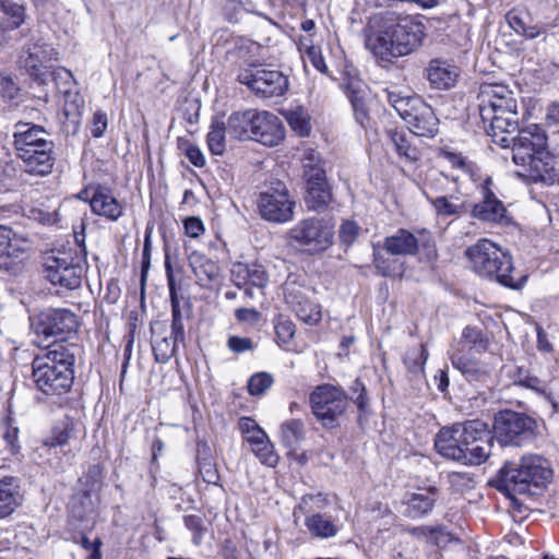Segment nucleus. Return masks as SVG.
<instances>
[{"instance_id": "obj_60", "label": "nucleus", "mask_w": 559, "mask_h": 559, "mask_svg": "<svg viewBox=\"0 0 559 559\" xmlns=\"http://www.w3.org/2000/svg\"><path fill=\"white\" fill-rule=\"evenodd\" d=\"M3 440L5 441L7 449L11 454H17L21 445L19 442V428L9 426L3 433Z\"/></svg>"}, {"instance_id": "obj_39", "label": "nucleus", "mask_w": 559, "mask_h": 559, "mask_svg": "<svg viewBox=\"0 0 559 559\" xmlns=\"http://www.w3.org/2000/svg\"><path fill=\"white\" fill-rule=\"evenodd\" d=\"M227 131V122L218 119H213L207 133L206 141L209 150L214 155H222L225 152V139Z\"/></svg>"}, {"instance_id": "obj_13", "label": "nucleus", "mask_w": 559, "mask_h": 559, "mask_svg": "<svg viewBox=\"0 0 559 559\" xmlns=\"http://www.w3.org/2000/svg\"><path fill=\"white\" fill-rule=\"evenodd\" d=\"M258 209L262 218L273 223H286L293 219L295 201L282 181L272 183L260 193Z\"/></svg>"}, {"instance_id": "obj_41", "label": "nucleus", "mask_w": 559, "mask_h": 559, "mask_svg": "<svg viewBox=\"0 0 559 559\" xmlns=\"http://www.w3.org/2000/svg\"><path fill=\"white\" fill-rule=\"evenodd\" d=\"M491 440L492 437L489 433L488 437H483L481 440H478L473 449L468 450V447L464 448L463 451L466 459H462L461 463L469 465H479L484 463L490 454L492 447Z\"/></svg>"}, {"instance_id": "obj_14", "label": "nucleus", "mask_w": 559, "mask_h": 559, "mask_svg": "<svg viewBox=\"0 0 559 559\" xmlns=\"http://www.w3.org/2000/svg\"><path fill=\"white\" fill-rule=\"evenodd\" d=\"M57 59L56 50L47 43L37 40L27 44L19 58V64L38 83L47 80V63Z\"/></svg>"}, {"instance_id": "obj_53", "label": "nucleus", "mask_w": 559, "mask_h": 559, "mask_svg": "<svg viewBox=\"0 0 559 559\" xmlns=\"http://www.w3.org/2000/svg\"><path fill=\"white\" fill-rule=\"evenodd\" d=\"M274 383L271 373L262 371L252 374L248 381V392L250 395L259 396L264 394Z\"/></svg>"}, {"instance_id": "obj_1", "label": "nucleus", "mask_w": 559, "mask_h": 559, "mask_svg": "<svg viewBox=\"0 0 559 559\" xmlns=\"http://www.w3.org/2000/svg\"><path fill=\"white\" fill-rule=\"evenodd\" d=\"M421 15L374 19L366 35V48L382 67L418 50L426 37Z\"/></svg>"}, {"instance_id": "obj_26", "label": "nucleus", "mask_w": 559, "mask_h": 559, "mask_svg": "<svg viewBox=\"0 0 559 559\" xmlns=\"http://www.w3.org/2000/svg\"><path fill=\"white\" fill-rule=\"evenodd\" d=\"M426 75L432 88L449 90L454 86L459 70L447 61L433 59L426 69Z\"/></svg>"}, {"instance_id": "obj_2", "label": "nucleus", "mask_w": 559, "mask_h": 559, "mask_svg": "<svg viewBox=\"0 0 559 559\" xmlns=\"http://www.w3.org/2000/svg\"><path fill=\"white\" fill-rule=\"evenodd\" d=\"M477 100L487 135L493 143L509 148L510 134L519 131L518 102L513 92L503 84H483Z\"/></svg>"}, {"instance_id": "obj_27", "label": "nucleus", "mask_w": 559, "mask_h": 559, "mask_svg": "<svg viewBox=\"0 0 559 559\" xmlns=\"http://www.w3.org/2000/svg\"><path fill=\"white\" fill-rule=\"evenodd\" d=\"M457 435L455 424L452 427L442 428L436 436L435 447L443 457L461 462L462 459H466V455Z\"/></svg>"}, {"instance_id": "obj_29", "label": "nucleus", "mask_w": 559, "mask_h": 559, "mask_svg": "<svg viewBox=\"0 0 559 559\" xmlns=\"http://www.w3.org/2000/svg\"><path fill=\"white\" fill-rule=\"evenodd\" d=\"M419 239L409 230L400 228L395 234L384 238L383 248L392 255H415Z\"/></svg>"}, {"instance_id": "obj_36", "label": "nucleus", "mask_w": 559, "mask_h": 559, "mask_svg": "<svg viewBox=\"0 0 559 559\" xmlns=\"http://www.w3.org/2000/svg\"><path fill=\"white\" fill-rule=\"evenodd\" d=\"M305 439L304 423L300 419L286 420L281 426V440L289 452L297 450L300 442Z\"/></svg>"}, {"instance_id": "obj_4", "label": "nucleus", "mask_w": 559, "mask_h": 559, "mask_svg": "<svg viewBox=\"0 0 559 559\" xmlns=\"http://www.w3.org/2000/svg\"><path fill=\"white\" fill-rule=\"evenodd\" d=\"M551 477L552 471L545 459L539 455H527L518 463L506 462L490 484L510 498L514 508H519L515 495H535L533 488H543Z\"/></svg>"}, {"instance_id": "obj_32", "label": "nucleus", "mask_w": 559, "mask_h": 559, "mask_svg": "<svg viewBox=\"0 0 559 559\" xmlns=\"http://www.w3.org/2000/svg\"><path fill=\"white\" fill-rule=\"evenodd\" d=\"M257 115V109L233 112L227 119L228 134L237 140H251Z\"/></svg>"}, {"instance_id": "obj_54", "label": "nucleus", "mask_w": 559, "mask_h": 559, "mask_svg": "<svg viewBox=\"0 0 559 559\" xmlns=\"http://www.w3.org/2000/svg\"><path fill=\"white\" fill-rule=\"evenodd\" d=\"M278 343L288 344L295 335V324L286 317L280 316L274 324Z\"/></svg>"}, {"instance_id": "obj_30", "label": "nucleus", "mask_w": 559, "mask_h": 559, "mask_svg": "<svg viewBox=\"0 0 559 559\" xmlns=\"http://www.w3.org/2000/svg\"><path fill=\"white\" fill-rule=\"evenodd\" d=\"M433 211L439 217H461L469 213L471 203L459 195H439L436 198L427 197Z\"/></svg>"}, {"instance_id": "obj_24", "label": "nucleus", "mask_w": 559, "mask_h": 559, "mask_svg": "<svg viewBox=\"0 0 559 559\" xmlns=\"http://www.w3.org/2000/svg\"><path fill=\"white\" fill-rule=\"evenodd\" d=\"M405 118L409 131L418 136L433 138L438 133L439 119L430 105L423 102L419 107Z\"/></svg>"}, {"instance_id": "obj_47", "label": "nucleus", "mask_w": 559, "mask_h": 559, "mask_svg": "<svg viewBox=\"0 0 559 559\" xmlns=\"http://www.w3.org/2000/svg\"><path fill=\"white\" fill-rule=\"evenodd\" d=\"M238 428L251 447L258 444L260 440L267 436L257 421L250 417H241L238 420Z\"/></svg>"}, {"instance_id": "obj_49", "label": "nucleus", "mask_w": 559, "mask_h": 559, "mask_svg": "<svg viewBox=\"0 0 559 559\" xmlns=\"http://www.w3.org/2000/svg\"><path fill=\"white\" fill-rule=\"evenodd\" d=\"M462 342L476 353H483L487 349V340L481 330L474 326H466L462 332Z\"/></svg>"}, {"instance_id": "obj_8", "label": "nucleus", "mask_w": 559, "mask_h": 559, "mask_svg": "<svg viewBox=\"0 0 559 559\" xmlns=\"http://www.w3.org/2000/svg\"><path fill=\"white\" fill-rule=\"evenodd\" d=\"M537 420L521 412L499 411L493 417V432L501 445L522 447L539 435Z\"/></svg>"}, {"instance_id": "obj_59", "label": "nucleus", "mask_w": 559, "mask_h": 559, "mask_svg": "<svg viewBox=\"0 0 559 559\" xmlns=\"http://www.w3.org/2000/svg\"><path fill=\"white\" fill-rule=\"evenodd\" d=\"M526 17H528L527 13L519 12L516 10L508 12L506 16L508 24L518 35H521L522 31L524 29L526 25Z\"/></svg>"}, {"instance_id": "obj_5", "label": "nucleus", "mask_w": 559, "mask_h": 559, "mask_svg": "<svg viewBox=\"0 0 559 559\" xmlns=\"http://www.w3.org/2000/svg\"><path fill=\"white\" fill-rule=\"evenodd\" d=\"M465 255L471 261L473 271L481 277L496 280L511 289H520L526 283L525 275L514 276L512 257L509 252L488 239H480L468 247Z\"/></svg>"}, {"instance_id": "obj_61", "label": "nucleus", "mask_w": 559, "mask_h": 559, "mask_svg": "<svg viewBox=\"0 0 559 559\" xmlns=\"http://www.w3.org/2000/svg\"><path fill=\"white\" fill-rule=\"evenodd\" d=\"M186 234L191 238H198L204 233L203 222L197 216H190L183 221Z\"/></svg>"}, {"instance_id": "obj_21", "label": "nucleus", "mask_w": 559, "mask_h": 559, "mask_svg": "<svg viewBox=\"0 0 559 559\" xmlns=\"http://www.w3.org/2000/svg\"><path fill=\"white\" fill-rule=\"evenodd\" d=\"M452 366L473 384H486L490 380L491 370L489 366L474 357L464 355L460 349L454 350L451 356Z\"/></svg>"}, {"instance_id": "obj_57", "label": "nucleus", "mask_w": 559, "mask_h": 559, "mask_svg": "<svg viewBox=\"0 0 559 559\" xmlns=\"http://www.w3.org/2000/svg\"><path fill=\"white\" fill-rule=\"evenodd\" d=\"M179 147L185 151L187 158L193 166L201 168L205 165L204 155L197 145L189 141L179 140Z\"/></svg>"}, {"instance_id": "obj_23", "label": "nucleus", "mask_w": 559, "mask_h": 559, "mask_svg": "<svg viewBox=\"0 0 559 559\" xmlns=\"http://www.w3.org/2000/svg\"><path fill=\"white\" fill-rule=\"evenodd\" d=\"M96 504L90 491L75 493L69 503V522L75 528H84L94 524Z\"/></svg>"}, {"instance_id": "obj_43", "label": "nucleus", "mask_w": 559, "mask_h": 559, "mask_svg": "<svg viewBox=\"0 0 559 559\" xmlns=\"http://www.w3.org/2000/svg\"><path fill=\"white\" fill-rule=\"evenodd\" d=\"M428 359V352L421 344L419 346L409 348L404 356V364L407 370L414 376H423L424 367Z\"/></svg>"}, {"instance_id": "obj_31", "label": "nucleus", "mask_w": 559, "mask_h": 559, "mask_svg": "<svg viewBox=\"0 0 559 559\" xmlns=\"http://www.w3.org/2000/svg\"><path fill=\"white\" fill-rule=\"evenodd\" d=\"M23 496L16 477L0 479V519L11 515L22 503Z\"/></svg>"}, {"instance_id": "obj_46", "label": "nucleus", "mask_w": 559, "mask_h": 559, "mask_svg": "<svg viewBox=\"0 0 559 559\" xmlns=\"http://www.w3.org/2000/svg\"><path fill=\"white\" fill-rule=\"evenodd\" d=\"M165 272L167 278V286L169 289V297L171 304V320H182V310L180 306V299L177 293V286L175 282L174 271L169 255L166 253L165 257Z\"/></svg>"}, {"instance_id": "obj_10", "label": "nucleus", "mask_w": 559, "mask_h": 559, "mask_svg": "<svg viewBox=\"0 0 559 559\" xmlns=\"http://www.w3.org/2000/svg\"><path fill=\"white\" fill-rule=\"evenodd\" d=\"M31 330L44 341L66 340L79 326L78 316L66 308H45L29 317Z\"/></svg>"}, {"instance_id": "obj_19", "label": "nucleus", "mask_w": 559, "mask_h": 559, "mask_svg": "<svg viewBox=\"0 0 559 559\" xmlns=\"http://www.w3.org/2000/svg\"><path fill=\"white\" fill-rule=\"evenodd\" d=\"M53 142H43L40 147H31L17 152L23 162L24 170L29 175L45 176L51 173L53 166Z\"/></svg>"}, {"instance_id": "obj_12", "label": "nucleus", "mask_w": 559, "mask_h": 559, "mask_svg": "<svg viewBox=\"0 0 559 559\" xmlns=\"http://www.w3.org/2000/svg\"><path fill=\"white\" fill-rule=\"evenodd\" d=\"M237 80L247 85L255 95L264 98L282 96L288 88V79L281 71L266 70L255 66L240 69Z\"/></svg>"}, {"instance_id": "obj_51", "label": "nucleus", "mask_w": 559, "mask_h": 559, "mask_svg": "<svg viewBox=\"0 0 559 559\" xmlns=\"http://www.w3.org/2000/svg\"><path fill=\"white\" fill-rule=\"evenodd\" d=\"M326 506L328 499L322 492L308 493L302 496L298 504V510L308 516L313 513H319L318 511L323 510Z\"/></svg>"}, {"instance_id": "obj_63", "label": "nucleus", "mask_w": 559, "mask_h": 559, "mask_svg": "<svg viewBox=\"0 0 559 559\" xmlns=\"http://www.w3.org/2000/svg\"><path fill=\"white\" fill-rule=\"evenodd\" d=\"M21 241L17 238H13L9 241L7 250H4L2 261L12 259H20L25 253V248L21 246Z\"/></svg>"}, {"instance_id": "obj_34", "label": "nucleus", "mask_w": 559, "mask_h": 559, "mask_svg": "<svg viewBox=\"0 0 559 559\" xmlns=\"http://www.w3.org/2000/svg\"><path fill=\"white\" fill-rule=\"evenodd\" d=\"M436 488H430L427 493H413L407 501L405 514L411 519H419L427 515L435 507L432 497Z\"/></svg>"}, {"instance_id": "obj_58", "label": "nucleus", "mask_w": 559, "mask_h": 559, "mask_svg": "<svg viewBox=\"0 0 559 559\" xmlns=\"http://www.w3.org/2000/svg\"><path fill=\"white\" fill-rule=\"evenodd\" d=\"M227 347L236 354H241L245 352L253 350L254 343L249 337H240V336L233 335V336H229V338L227 341Z\"/></svg>"}, {"instance_id": "obj_44", "label": "nucleus", "mask_w": 559, "mask_h": 559, "mask_svg": "<svg viewBox=\"0 0 559 559\" xmlns=\"http://www.w3.org/2000/svg\"><path fill=\"white\" fill-rule=\"evenodd\" d=\"M388 133L399 156L406 158L408 162L417 159V150L409 143L405 131L390 130Z\"/></svg>"}, {"instance_id": "obj_22", "label": "nucleus", "mask_w": 559, "mask_h": 559, "mask_svg": "<svg viewBox=\"0 0 559 559\" xmlns=\"http://www.w3.org/2000/svg\"><path fill=\"white\" fill-rule=\"evenodd\" d=\"M230 276L233 283L239 288H243L249 285L263 288L269 283L267 272L259 262H235L230 269Z\"/></svg>"}, {"instance_id": "obj_25", "label": "nucleus", "mask_w": 559, "mask_h": 559, "mask_svg": "<svg viewBox=\"0 0 559 559\" xmlns=\"http://www.w3.org/2000/svg\"><path fill=\"white\" fill-rule=\"evenodd\" d=\"M48 136L49 133L40 126L22 121L14 124L13 143L17 152L22 148L40 147L43 142H52Z\"/></svg>"}, {"instance_id": "obj_18", "label": "nucleus", "mask_w": 559, "mask_h": 559, "mask_svg": "<svg viewBox=\"0 0 559 559\" xmlns=\"http://www.w3.org/2000/svg\"><path fill=\"white\" fill-rule=\"evenodd\" d=\"M285 138L282 121L272 112L258 110L251 140L266 146H276Z\"/></svg>"}, {"instance_id": "obj_9", "label": "nucleus", "mask_w": 559, "mask_h": 559, "mask_svg": "<svg viewBox=\"0 0 559 559\" xmlns=\"http://www.w3.org/2000/svg\"><path fill=\"white\" fill-rule=\"evenodd\" d=\"M311 412L322 427L333 429L349 405L345 391L332 384H320L309 395Z\"/></svg>"}, {"instance_id": "obj_17", "label": "nucleus", "mask_w": 559, "mask_h": 559, "mask_svg": "<svg viewBox=\"0 0 559 559\" xmlns=\"http://www.w3.org/2000/svg\"><path fill=\"white\" fill-rule=\"evenodd\" d=\"M90 206L93 214L110 222L123 216L124 206L115 195L110 187L96 185L92 188Z\"/></svg>"}, {"instance_id": "obj_6", "label": "nucleus", "mask_w": 559, "mask_h": 559, "mask_svg": "<svg viewBox=\"0 0 559 559\" xmlns=\"http://www.w3.org/2000/svg\"><path fill=\"white\" fill-rule=\"evenodd\" d=\"M531 130L520 131L518 135L510 134L512 139L509 147H512V160L522 169L519 175L534 181L546 179L549 170V153L546 150L547 136L539 132L535 126Z\"/></svg>"}, {"instance_id": "obj_62", "label": "nucleus", "mask_w": 559, "mask_h": 559, "mask_svg": "<svg viewBox=\"0 0 559 559\" xmlns=\"http://www.w3.org/2000/svg\"><path fill=\"white\" fill-rule=\"evenodd\" d=\"M108 126L107 115L103 111H96L93 116L91 133L94 138L103 136Z\"/></svg>"}, {"instance_id": "obj_50", "label": "nucleus", "mask_w": 559, "mask_h": 559, "mask_svg": "<svg viewBox=\"0 0 559 559\" xmlns=\"http://www.w3.org/2000/svg\"><path fill=\"white\" fill-rule=\"evenodd\" d=\"M0 10L11 20V29L19 28L25 21V7L12 0H0Z\"/></svg>"}, {"instance_id": "obj_55", "label": "nucleus", "mask_w": 559, "mask_h": 559, "mask_svg": "<svg viewBox=\"0 0 559 559\" xmlns=\"http://www.w3.org/2000/svg\"><path fill=\"white\" fill-rule=\"evenodd\" d=\"M360 227L355 221L347 219L342 223L338 230V238L342 246L350 247L359 236Z\"/></svg>"}, {"instance_id": "obj_3", "label": "nucleus", "mask_w": 559, "mask_h": 559, "mask_svg": "<svg viewBox=\"0 0 559 559\" xmlns=\"http://www.w3.org/2000/svg\"><path fill=\"white\" fill-rule=\"evenodd\" d=\"M80 346L73 343L52 342L46 352L32 361V379L38 391L48 396L70 392L74 381V364Z\"/></svg>"}, {"instance_id": "obj_64", "label": "nucleus", "mask_w": 559, "mask_h": 559, "mask_svg": "<svg viewBox=\"0 0 559 559\" xmlns=\"http://www.w3.org/2000/svg\"><path fill=\"white\" fill-rule=\"evenodd\" d=\"M545 121L547 127L559 132V103L554 102L548 105Z\"/></svg>"}, {"instance_id": "obj_38", "label": "nucleus", "mask_w": 559, "mask_h": 559, "mask_svg": "<svg viewBox=\"0 0 559 559\" xmlns=\"http://www.w3.org/2000/svg\"><path fill=\"white\" fill-rule=\"evenodd\" d=\"M305 525L308 531L320 538H330L337 534V526L331 521L330 518H326L320 513H313L311 515L306 516Z\"/></svg>"}, {"instance_id": "obj_35", "label": "nucleus", "mask_w": 559, "mask_h": 559, "mask_svg": "<svg viewBox=\"0 0 559 559\" xmlns=\"http://www.w3.org/2000/svg\"><path fill=\"white\" fill-rule=\"evenodd\" d=\"M455 427L459 433L457 437H460L464 448H467L471 442L477 443L478 440L483 439V437H488L490 432L487 425L481 420H467L465 423H456Z\"/></svg>"}, {"instance_id": "obj_45", "label": "nucleus", "mask_w": 559, "mask_h": 559, "mask_svg": "<svg viewBox=\"0 0 559 559\" xmlns=\"http://www.w3.org/2000/svg\"><path fill=\"white\" fill-rule=\"evenodd\" d=\"M512 382L514 385L532 390L536 394H545V382L522 367L516 368L513 372Z\"/></svg>"}, {"instance_id": "obj_28", "label": "nucleus", "mask_w": 559, "mask_h": 559, "mask_svg": "<svg viewBox=\"0 0 559 559\" xmlns=\"http://www.w3.org/2000/svg\"><path fill=\"white\" fill-rule=\"evenodd\" d=\"M189 265L201 287H209L219 277L217 263L199 251H193L189 255Z\"/></svg>"}, {"instance_id": "obj_42", "label": "nucleus", "mask_w": 559, "mask_h": 559, "mask_svg": "<svg viewBox=\"0 0 559 559\" xmlns=\"http://www.w3.org/2000/svg\"><path fill=\"white\" fill-rule=\"evenodd\" d=\"M301 163L304 180L309 179L312 175L314 176V174H318L317 177L326 174L321 154L313 148H308L305 151Z\"/></svg>"}, {"instance_id": "obj_16", "label": "nucleus", "mask_w": 559, "mask_h": 559, "mask_svg": "<svg viewBox=\"0 0 559 559\" xmlns=\"http://www.w3.org/2000/svg\"><path fill=\"white\" fill-rule=\"evenodd\" d=\"M283 289L286 304L300 321L309 325H316L321 321L320 305L311 301L301 286L288 280L285 282Z\"/></svg>"}, {"instance_id": "obj_20", "label": "nucleus", "mask_w": 559, "mask_h": 559, "mask_svg": "<svg viewBox=\"0 0 559 559\" xmlns=\"http://www.w3.org/2000/svg\"><path fill=\"white\" fill-rule=\"evenodd\" d=\"M312 175L309 179H305V197L306 207L313 212H324L333 202L332 186L330 185L326 174L317 177Z\"/></svg>"}, {"instance_id": "obj_33", "label": "nucleus", "mask_w": 559, "mask_h": 559, "mask_svg": "<svg viewBox=\"0 0 559 559\" xmlns=\"http://www.w3.org/2000/svg\"><path fill=\"white\" fill-rule=\"evenodd\" d=\"M383 96L404 121L405 118H409L411 114L416 110L415 108L419 107L424 102L421 97L406 94L397 87L385 88Z\"/></svg>"}, {"instance_id": "obj_7", "label": "nucleus", "mask_w": 559, "mask_h": 559, "mask_svg": "<svg viewBox=\"0 0 559 559\" xmlns=\"http://www.w3.org/2000/svg\"><path fill=\"white\" fill-rule=\"evenodd\" d=\"M334 234L332 219L312 216L299 221L289 229L287 237L300 251L314 255L333 245Z\"/></svg>"}, {"instance_id": "obj_52", "label": "nucleus", "mask_w": 559, "mask_h": 559, "mask_svg": "<svg viewBox=\"0 0 559 559\" xmlns=\"http://www.w3.org/2000/svg\"><path fill=\"white\" fill-rule=\"evenodd\" d=\"M177 343L171 336L153 342L152 349L155 360L160 364L168 362L175 355Z\"/></svg>"}, {"instance_id": "obj_56", "label": "nucleus", "mask_w": 559, "mask_h": 559, "mask_svg": "<svg viewBox=\"0 0 559 559\" xmlns=\"http://www.w3.org/2000/svg\"><path fill=\"white\" fill-rule=\"evenodd\" d=\"M186 527L193 533L192 542L200 545L205 532L204 520L200 514H189L183 516Z\"/></svg>"}, {"instance_id": "obj_11", "label": "nucleus", "mask_w": 559, "mask_h": 559, "mask_svg": "<svg viewBox=\"0 0 559 559\" xmlns=\"http://www.w3.org/2000/svg\"><path fill=\"white\" fill-rule=\"evenodd\" d=\"M86 272L83 260L63 255H49L44 263V276L53 286H58L57 294L61 296L64 292L74 290L81 287L83 276Z\"/></svg>"}, {"instance_id": "obj_48", "label": "nucleus", "mask_w": 559, "mask_h": 559, "mask_svg": "<svg viewBox=\"0 0 559 559\" xmlns=\"http://www.w3.org/2000/svg\"><path fill=\"white\" fill-rule=\"evenodd\" d=\"M252 452L260 460V462L269 467H275L278 463V455L274 451V445L266 436L260 440L258 444L251 447Z\"/></svg>"}, {"instance_id": "obj_37", "label": "nucleus", "mask_w": 559, "mask_h": 559, "mask_svg": "<svg viewBox=\"0 0 559 559\" xmlns=\"http://www.w3.org/2000/svg\"><path fill=\"white\" fill-rule=\"evenodd\" d=\"M75 423L70 417L56 423L52 427L51 435L47 437L43 443L48 448L62 447L67 444L74 433Z\"/></svg>"}, {"instance_id": "obj_15", "label": "nucleus", "mask_w": 559, "mask_h": 559, "mask_svg": "<svg viewBox=\"0 0 559 559\" xmlns=\"http://www.w3.org/2000/svg\"><path fill=\"white\" fill-rule=\"evenodd\" d=\"M491 179L487 178L481 187V199L472 204L469 214L473 218L491 224H508L509 216L503 202L490 189Z\"/></svg>"}, {"instance_id": "obj_40", "label": "nucleus", "mask_w": 559, "mask_h": 559, "mask_svg": "<svg viewBox=\"0 0 559 559\" xmlns=\"http://www.w3.org/2000/svg\"><path fill=\"white\" fill-rule=\"evenodd\" d=\"M285 118L290 128L300 136H308L311 131L310 116L308 110L298 106L285 111Z\"/></svg>"}]
</instances>
